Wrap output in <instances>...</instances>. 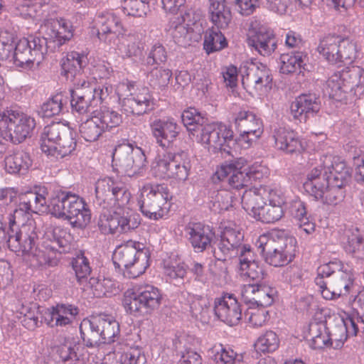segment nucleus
I'll use <instances>...</instances> for the list:
<instances>
[{"instance_id": "nucleus-1", "label": "nucleus", "mask_w": 364, "mask_h": 364, "mask_svg": "<svg viewBox=\"0 0 364 364\" xmlns=\"http://www.w3.org/2000/svg\"><path fill=\"white\" fill-rule=\"evenodd\" d=\"M296 239L284 230H275L259 236L257 245L264 260L278 267L291 262L295 257Z\"/></svg>"}, {"instance_id": "nucleus-2", "label": "nucleus", "mask_w": 364, "mask_h": 364, "mask_svg": "<svg viewBox=\"0 0 364 364\" xmlns=\"http://www.w3.org/2000/svg\"><path fill=\"white\" fill-rule=\"evenodd\" d=\"M317 274L315 283L319 287L322 296L327 300L348 294L354 281L351 271L344 269L340 261L321 265Z\"/></svg>"}, {"instance_id": "nucleus-3", "label": "nucleus", "mask_w": 364, "mask_h": 364, "mask_svg": "<svg viewBox=\"0 0 364 364\" xmlns=\"http://www.w3.org/2000/svg\"><path fill=\"white\" fill-rule=\"evenodd\" d=\"M75 132L61 122L46 126L41 136V149L48 155L63 158L76 147Z\"/></svg>"}, {"instance_id": "nucleus-4", "label": "nucleus", "mask_w": 364, "mask_h": 364, "mask_svg": "<svg viewBox=\"0 0 364 364\" xmlns=\"http://www.w3.org/2000/svg\"><path fill=\"white\" fill-rule=\"evenodd\" d=\"M139 242L129 240L118 246L112 255L115 267L122 270L124 277L134 279L142 274L149 267V255Z\"/></svg>"}, {"instance_id": "nucleus-5", "label": "nucleus", "mask_w": 364, "mask_h": 364, "mask_svg": "<svg viewBox=\"0 0 364 364\" xmlns=\"http://www.w3.org/2000/svg\"><path fill=\"white\" fill-rule=\"evenodd\" d=\"M322 170L318 167L314 168L307 175V180L304 183L305 190L314 196L316 200H321L323 203L336 205L341 202L345 197L344 186L346 184L329 181V176L323 174Z\"/></svg>"}, {"instance_id": "nucleus-6", "label": "nucleus", "mask_w": 364, "mask_h": 364, "mask_svg": "<svg viewBox=\"0 0 364 364\" xmlns=\"http://www.w3.org/2000/svg\"><path fill=\"white\" fill-rule=\"evenodd\" d=\"M130 198L131 193L126 186L111 178L100 179L95 184V198L93 203L97 207L103 209L124 208L128 205Z\"/></svg>"}, {"instance_id": "nucleus-7", "label": "nucleus", "mask_w": 364, "mask_h": 364, "mask_svg": "<svg viewBox=\"0 0 364 364\" xmlns=\"http://www.w3.org/2000/svg\"><path fill=\"white\" fill-rule=\"evenodd\" d=\"M146 162L144 151L129 144L119 145L112 154L114 170L119 174L129 177L140 174Z\"/></svg>"}, {"instance_id": "nucleus-8", "label": "nucleus", "mask_w": 364, "mask_h": 364, "mask_svg": "<svg viewBox=\"0 0 364 364\" xmlns=\"http://www.w3.org/2000/svg\"><path fill=\"white\" fill-rule=\"evenodd\" d=\"M233 132L226 125L208 122L197 135L196 140L208 145L214 153L220 152L221 156L232 155L231 144H235Z\"/></svg>"}, {"instance_id": "nucleus-9", "label": "nucleus", "mask_w": 364, "mask_h": 364, "mask_svg": "<svg viewBox=\"0 0 364 364\" xmlns=\"http://www.w3.org/2000/svg\"><path fill=\"white\" fill-rule=\"evenodd\" d=\"M240 72L243 87L252 96L262 95L272 88V75L266 65L246 62L241 65Z\"/></svg>"}, {"instance_id": "nucleus-10", "label": "nucleus", "mask_w": 364, "mask_h": 364, "mask_svg": "<svg viewBox=\"0 0 364 364\" xmlns=\"http://www.w3.org/2000/svg\"><path fill=\"white\" fill-rule=\"evenodd\" d=\"M189 162L184 152H168L156 158L152 164V173L160 178L186 181L189 173Z\"/></svg>"}, {"instance_id": "nucleus-11", "label": "nucleus", "mask_w": 364, "mask_h": 364, "mask_svg": "<svg viewBox=\"0 0 364 364\" xmlns=\"http://www.w3.org/2000/svg\"><path fill=\"white\" fill-rule=\"evenodd\" d=\"M244 235L240 229L237 227L226 226L221 232L220 239L213 246V253L215 258L224 262L228 259L235 257L240 258V255L243 254L245 250H252L248 245H243Z\"/></svg>"}, {"instance_id": "nucleus-12", "label": "nucleus", "mask_w": 364, "mask_h": 364, "mask_svg": "<svg viewBox=\"0 0 364 364\" xmlns=\"http://www.w3.org/2000/svg\"><path fill=\"white\" fill-rule=\"evenodd\" d=\"M139 202L141 213L150 219L157 220L163 216L162 208L171 200L172 195L167 185L148 183L141 189Z\"/></svg>"}, {"instance_id": "nucleus-13", "label": "nucleus", "mask_w": 364, "mask_h": 364, "mask_svg": "<svg viewBox=\"0 0 364 364\" xmlns=\"http://www.w3.org/2000/svg\"><path fill=\"white\" fill-rule=\"evenodd\" d=\"M46 53V41L40 36H29L16 44L13 54L14 63L23 69L31 68L34 62L40 63Z\"/></svg>"}, {"instance_id": "nucleus-14", "label": "nucleus", "mask_w": 364, "mask_h": 364, "mask_svg": "<svg viewBox=\"0 0 364 364\" xmlns=\"http://www.w3.org/2000/svg\"><path fill=\"white\" fill-rule=\"evenodd\" d=\"M246 161L240 158L237 160L225 163L216 171L215 176L220 181H227L235 189L247 186L252 180L258 178V171L255 169L245 168Z\"/></svg>"}, {"instance_id": "nucleus-15", "label": "nucleus", "mask_w": 364, "mask_h": 364, "mask_svg": "<svg viewBox=\"0 0 364 364\" xmlns=\"http://www.w3.org/2000/svg\"><path fill=\"white\" fill-rule=\"evenodd\" d=\"M34 224H23L21 227L14 220H10V235L6 245L10 250L28 255L36 247L38 235Z\"/></svg>"}, {"instance_id": "nucleus-16", "label": "nucleus", "mask_w": 364, "mask_h": 364, "mask_svg": "<svg viewBox=\"0 0 364 364\" xmlns=\"http://www.w3.org/2000/svg\"><path fill=\"white\" fill-rule=\"evenodd\" d=\"M34 224H23L21 227L14 220H10V235L6 245L10 250L28 255L36 247L38 235Z\"/></svg>"}, {"instance_id": "nucleus-17", "label": "nucleus", "mask_w": 364, "mask_h": 364, "mask_svg": "<svg viewBox=\"0 0 364 364\" xmlns=\"http://www.w3.org/2000/svg\"><path fill=\"white\" fill-rule=\"evenodd\" d=\"M162 296L158 288L146 285L139 287L135 292L129 295L125 294L123 300L124 306L130 313H149L158 309L161 303Z\"/></svg>"}, {"instance_id": "nucleus-18", "label": "nucleus", "mask_w": 364, "mask_h": 364, "mask_svg": "<svg viewBox=\"0 0 364 364\" xmlns=\"http://www.w3.org/2000/svg\"><path fill=\"white\" fill-rule=\"evenodd\" d=\"M95 92V85L87 81L75 84V88L70 90L72 112L80 115L94 112L92 110L99 104Z\"/></svg>"}, {"instance_id": "nucleus-19", "label": "nucleus", "mask_w": 364, "mask_h": 364, "mask_svg": "<svg viewBox=\"0 0 364 364\" xmlns=\"http://www.w3.org/2000/svg\"><path fill=\"white\" fill-rule=\"evenodd\" d=\"M235 124L240 133L239 141L246 142L248 145L263 133L261 119L250 111H240L235 118Z\"/></svg>"}, {"instance_id": "nucleus-20", "label": "nucleus", "mask_w": 364, "mask_h": 364, "mask_svg": "<svg viewBox=\"0 0 364 364\" xmlns=\"http://www.w3.org/2000/svg\"><path fill=\"white\" fill-rule=\"evenodd\" d=\"M213 310L220 321L230 326L238 324L242 318L241 305L232 294L215 298Z\"/></svg>"}, {"instance_id": "nucleus-21", "label": "nucleus", "mask_w": 364, "mask_h": 364, "mask_svg": "<svg viewBox=\"0 0 364 364\" xmlns=\"http://www.w3.org/2000/svg\"><path fill=\"white\" fill-rule=\"evenodd\" d=\"M321 109V100L315 93H304L295 98L290 105V114L294 120L306 122Z\"/></svg>"}, {"instance_id": "nucleus-22", "label": "nucleus", "mask_w": 364, "mask_h": 364, "mask_svg": "<svg viewBox=\"0 0 364 364\" xmlns=\"http://www.w3.org/2000/svg\"><path fill=\"white\" fill-rule=\"evenodd\" d=\"M319 169L322 170L323 174L329 176V181L339 183V184H347L350 179V171L346 162L341 157L331 154L323 155L320 159Z\"/></svg>"}, {"instance_id": "nucleus-23", "label": "nucleus", "mask_w": 364, "mask_h": 364, "mask_svg": "<svg viewBox=\"0 0 364 364\" xmlns=\"http://www.w3.org/2000/svg\"><path fill=\"white\" fill-rule=\"evenodd\" d=\"M84 201L82 198L70 191H60L50 199V211L56 218L68 219Z\"/></svg>"}, {"instance_id": "nucleus-24", "label": "nucleus", "mask_w": 364, "mask_h": 364, "mask_svg": "<svg viewBox=\"0 0 364 364\" xmlns=\"http://www.w3.org/2000/svg\"><path fill=\"white\" fill-rule=\"evenodd\" d=\"M56 354L63 364H90L86 348L73 338H65L56 347Z\"/></svg>"}, {"instance_id": "nucleus-25", "label": "nucleus", "mask_w": 364, "mask_h": 364, "mask_svg": "<svg viewBox=\"0 0 364 364\" xmlns=\"http://www.w3.org/2000/svg\"><path fill=\"white\" fill-rule=\"evenodd\" d=\"M150 129L157 144L162 148L170 147L181 130L180 126L172 118L156 119L150 123Z\"/></svg>"}, {"instance_id": "nucleus-26", "label": "nucleus", "mask_w": 364, "mask_h": 364, "mask_svg": "<svg viewBox=\"0 0 364 364\" xmlns=\"http://www.w3.org/2000/svg\"><path fill=\"white\" fill-rule=\"evenodd\" d=\"M154 109L153 98L147 87L138 89L124 98L122 109L127 115H142Z\"/></svg>"}, {"instance_id": "nucleus-27", "label": "nucleus", "mask_w": 364, "mask_h": 364, "mask_svg": "<svg viewBox=\"0 0 364 364\" xmlns=\"http://www.w3.org/2000/svg\"><path fill=\"white\" fill-rule=\"evenodd\" d=\"M185 232L197 252H202L210 247L215 236L213 229L201 223H189L185 228Z\"/></svg>"}, {"instance_id": "nucleus-28", "label": "nucleus", "mask_w": 364, "mask_h": 364, "mask_svg": "<svg viewBox=\"0 0 364 364\" xmlns=\"http://www.w3.org/2000/svg\"><path fill=\"white\" fill-rule=\"evenodd\" d=\"M245 252L239 259L241 275L246 277L254 284L262 283L267 275L262 264L256 260V256L252 250L245 249Z\"/></svg>"}, {"instance_id": "nucleus-29", "label": "nucleus", "mask_w": 364, "mask_h": 364, "mask_svg": "<svg viewBox=\"0 0 364 364\" xmlns=\"http://www.w3.org/2000/svg\"><path fill=\"white\" fill-rule=\"evenodd\" d=\"M78 313V308L74 305L58 304L46 311L44 320L47 325L50 327L65 326L72 323V319Z\"/></svg>"}, {"instance_id": "nucleus-30", "label": "nucleus", "mask_w": 364, "mask_h": 364, "mask_svg": "<svg viewBox=\"0 0 364 364\" xmlns=\"http://www.w3.org/2000/svg\"><path fill=\"white\" fill-rule=\"evenodd\" d=\"M247 43L263 56L272 55L277 46L273 31L264 27L259 28L253 36L250 37Z\"/></svg>"}, {"instance_id": "nucleus-31", "label": "nucleus", "mask_w": 364, "mask_h": 364, "mask_svg": "<svg viewBox=\"0 0 364 364\" xmlns=\"http://www.w3.org/2000/svg\"><path fill=\"white\" fill-rule=\"evenodd\" d=\"M67 237L69 235L65 230L55 228L45 233L40 246L53 256L55 252L65 253L70 249V242Z\"/></svg>"}, {"instance_id": "nucleus-32", "label": "nucleus", "mask_w": 364, "mask_h": 364, "mask_svg": "<svg viewBox=\"0 0 364 364\" xmlns=\"http://www.w3.org/2000/svg\"><path fill=\"white\" fill-rule=\"evenodd\" d=\"M97 36L100 41L110 45L112 39L122 29L120 19L114 14H102L97 18Z\"/></svg>"}, {"instance_id": "nucleus-33", "label": "nucleus", "mask_w": 364, "mask_h": 364, "mask_svg": "<svg viewBox=\"0 0 364 364\" xmlns=\"http://www.w3.org/2000/svg\"><path fill=\"white\" fill-rule=\"evenodd\" d=\"M209 3L210 21L218 29L227 28L232 21V13L226 0H209Z\"/></svg>"}, {"instance_id": "nucleus-34", "label": "nucleus", "mask_w": 364, "mask_h": 364, "mask_svg": "<svg viewBox=\"0 0 364 364\" xmlns=\"http://www.w3.org/2000/svg\"><path fill=\"white\" fill-rule=\"evenodd\" d=\"M87 64V58L77 52H70L61 60V75L73 81Z\"/></svg>"}, {"instance_id": "nucleus-35", "label": "nucleus", "mask_w": 364, "mask_h": 364, "mask_svg": "<svg viewBox=\"0 0 364 364\" xmlns=\"http://www.w3.org/2000/svg\"><path fill=\"white\" fill-rule=\"evenodd\" d=\"M273 136L276 147L287 153L299 151L302 149L301 141L292 131L280 127L274 131Z\"/></svg>"}, {"instance_id": "nucleus-36", "label": "nucleus", "mask_w": 364, "mask_h": 364, "mask_svg": "<svg viewBox=\"0 0 364 364\" xmlns=\"http://www.w3.org/2000/svg\"><path fill=\"white\" fill-rule=\"evenodd\" d=\"M197 294L193 291L188 294L190 312L196 319L203 323H208L213 310L211 309L209 301Z\"/></svg>"}, {"instance_id": "nucleus-37", "label": "nucleus", "mask_w": 364, "mask_h": 364, "mask_svg": "<svg viewBox=\"0 0 364 364\" xmlns=\"http://www.w3.org/2000/svg\"><path fill=\"white\" fill-rule=\"evenodd\" d=\"M169 31L176 44L182 47H186L191 44L193 29L188 23H186L185 16H181V18L173 21Z\"/></svg>"}, {"instance_id": "nucleus-38", "label": "nucleus", "mask_w": 364, "mask_h": 364, "mask_svg": "<svg viewBox=\"0 0 364 364\" xmlns=\"http://www.w3.org/2000/svg\"><path fill=\"white\" fill-rule=\"evenodd\" d=\"M181 119L190 134L195 137L201 132L205 124L209 122V120L194 107L184 110L181 114Z\"/></svg>"}, {"instance_id": "nucleus-39", "label": "nucleus", "mask_w": 364, "mask_h": 364, "mask_svg": "<svg viewBox=\"0 0 364 364\" xmlns=\"http://www.w3.org/2000/svg\"><path fill=\"white\" fill-rule=\"evenodd\" d=\"M96 324L102 337L103 343H111L115 341V338L119 335V324L111 316L100 315L95 317Z\"/></svg>"}, {"instance_id": "nucleus-40", "label": "nucleus", "mask_w": 364, "mask_h": 364, "mask_svg": "<svg viewBox=\"0 0 364 364\" xmlns=\"http://www.w3.org/2000/svg\"><path fill=\"white\" fill-rule=\"evenodd\" d=\"M95 318L90 320H84L80 326V336L83 341L82 344L84 347H95L100 343H103L102 337L100 330L96 324Z\"/></svg>"}, {"instance_id": "nucleus-41", "label": "nucleus", "mask_w": 364, "mask_h": 364, "mask_svg": "<svg viewBox=\"0 0 364 364\" xmlns=\"http://www.w3.org/2000/svg\"><path fill=\"white\" fill-rule=\"evenodd\" d=\"M17 112L13 110L0 114V136L18 144Z\"/></svg>"}, {"instance_id": "nucleus-42", "label": "nucleus", "mask_w": 364, "mask_h": 364, "mask_svg": "<svg viewBox=\"0 0 364 364\" xmlns=\"http://www.w3.org/2000/svg\"><path fill=\"white\" fill-rule=\"evenodd\" d=\"M337 73L348 91L364 87V69L361 67H347Z\"/></svg>"}, {"instance_id": "nucleus-43", "label": "nucleus", "mask_w": 364, "mask_h": 364, "mask_svg": "<svg viewBox=\"0 0 364 364\" xmlns=\"http://www.w3.org/2000/svg\"><path fill=\"white\" fill-rule=\"evenodd\" d=\"M341 37L336 35H327L320 39L317 47L318 52L331 64H336L338 51Z\"/></svg>"}, {"instance_id": "nucleus-44", "label": "nucleus", "mask_w": 364, "mask_h": 364, "mask_svg": "<svg viewBox=\"0 0 364 364\" xmlns=\"http://www.w3.org/2000/svg\"><path fill=\"white\" fill-rule=\"evenodd\" d=\"M261 187L258 189L245 191L241 197L242 208L255 218L257 212H260L265 203Z\"/></svg>"}, {"instance_id": "nucleus-45", "label": "nucleus", "mask_w": 364, "mask_h": 364, "mask_svg": "<svg viewBox=\"0 0 364 364\" xmlns=\"http://www.w3.org/2000/svg\"><path fill=\"white\" fill-rule=\"evenodd\" d=\"M31 164L30 156L23 151H16L5 159V168L11 173L23 174Z\"/></svg>"}, {"instance_id": "nucleus-46", "label": "nucleus", "mask_w": 364, "mask_h": 364, "mask_svg": "<svg viewBox=\"0 0 364 364\" xmlns=\"http://www.w3.org/2000/svg\"><path fill=\"white\" fill-rule=\"evenodd\" d=\"M306 55L302 52H291L282 54L280 56V72L289 74L301 69L305 65Z\"/></svg>"}, {"instance_id": "nucleus-47", "label": "nucleus", "mask_w": 364, "mask_h": 364, "mask_svg": "<svg viewBox=\"0 0 364 364\" xmlns=\"http://www.w3.org/2000/svg\"><path fill=\"white\" fill-rule=\"evenodd\" d=\"M118 50L123 58L139 57L144 50V43L135 36H128L121 40Z\"/></svg>"}, {"instance_id": "nucleus-48", "label": "nucleus", "mask_w": 364, "mask_h": 364, "mask_svg": "<svg viewBox=\"0 0 364 364\" xmlns=\"http://www.w3.org/2000/svg\"><path fill=\"white\" fill-rule=\"evenodd\" d=\"M28 260L31 265L35 268L43 267H55L59 260L42 247L36 246L28 254Z\"/></svg>"}, {"instance_id": "nucleus-49", "label": "nucleus", "mask_w": 364, "mask_h": 364, "mask_svg": "<svg viewBox=\"0 0 364 364\" xmlns=\"http://www.w3.org/2000/svg\"><path fill=\"white\" fill-rule=\"evenodd\" d=\"M103 125L95 115L83 122L80 126L81 136L87 141H95L105 132Z\"/></svg>"}, {"instance_id": "nucleus-50", "label": "nucleus", "mask_w": 364, "mask_h": 364, "mask_svg": "<svg viewBox=\"0 0 364 364\" xmlns=\"http://www.w3.org/2000/svg\"><path fill=\"white\" fill-rule=\"evenodd\" d=\"M228 46L225 36L220 31L213 28L206 31L203 42V48L208 54L219 51Z\"/></svg>"}, {"instance_id": "nucleus-51", "label": "nucleus", "mask_w": 364, "mask_h": 364, "mask_svg": "<svg viewBox=\"0 0 364 364\" xmlns=\"http://www.w3.org/2000/svg\"><path fill=\"white\" fill-rule=\"evenodd\" d=\"M97 225L100 232L105 235L120 233L119 213L117 211L113 213H102L100 215Z\"/></svg>"}, {"instance_id": "nucleus-52", "label": "nucleus", "mask_w": 364, "mask_h": 364, "mask_svg": "<svg viewBox=\"0 0 364 364\" xmlns=\"http://www.w3.org/2000/svg\"><path fill=\"white\" fill-rule=\"evenodd\" d=\"M70 264L77 283L84 284L92 272L88 259L83 253H80L72 259Z\"/></svg>"}, {"instance_id": "nucleus-53", "label": "nucleus", "mask_w": 364, "mask_h": 364, "mask_svg": "<svg viewBox=\"0 0 364 364\" xmlns=\"http://www.w3.org/2000/svg\"><path fill=\"white\" fill-rule=\"evenodd\" d=\"M66 103L67 98L62 93H58L41 105V114L43 117L47 118L58 115L62 112Z\"/></svg>"}, {"instance_id": "nucleus-54", "label": "nucleus", "mask_w": 364, "mask_h": 364, "mask_svg": "<svg viewBox=\"0 0 364 364\" xmlns=\"http://www.w3.org/2000/svg\"><path fill=\"white\" fill-rule=\"evenodd\" d=\"M348 241L345 246L346 251L353 257L364 260V239L360 235L358 228L354 229L351 234H348Z\"/></svg>"}, {"instance_id": "nucleus-55", "label": "nucleus", "mask_w": 364, "mask_h": 364, "mask_svg": "<svg viewBox=\"0 0 364 364\" xmlns=\"http://www.w3.org/2000/svg\"><path fill=\"white\" fill-rule=\"evenodd\" d=\"M172 71L164 68H154L148 74L149 85L154 89L163 90L168 87Z\"/></svg>"}, {"instance_id": "nucleus-56", "label": "nucleus", "mask_w": 364, "mask_h": 364, "mask_svg": "<svg viewBox=\"0 0 364 364\" xmlns=\"http://www.w3.org/2000/svg\"><path fill=\"white\" fill-rule=\"evenodd\" d=\"M255 218L264 223H272L279 220L284 215L281 205L269 204L265 202L260 212H257Z\"/></svg>"}, {"instance_id": "nucleus-57", "label": "nucleus", "mask_w": 364, "mask_h": 364, "mask_svg": "<svg viewBox=\"0 0 364 364\" xmlns=\"http://www.w3.org/2000/svg\"><path fill=\"white\" fill-rule=\"evenodd\" d=\"M122 7L124 13L135 18H143L149 11L148 3L143 0H123Z\"/></svg>"}, {"instance_id": "nucleus-58", "label": "nucleus", "mask_w": 364, "mask_h": 364, "mask_svg": "<svg viewBox=\"0 0 364 364\" xmlns=\"http://www.w3.org/2000/svg\"><path fill=\"white\" fill-rule=\"evenodd\" d=\"M255 306L265 308L270 306L274 301L277 293L275 289L262 282L257 284Z\"/></svg>"}, {"instance_id": "nucleus-59", "label": "nucleus", "mask_w": 364, "mask_h": 364, "mask_svg": "<svg viewBox=\"0 0 364 364\" xmlns=\"http://www.w3.org/2000/svg\"><path fill=\"white\" fill-rule=\"evenodd\" d=\"M324 92L330 98L341 100L343 94L348 92V90L344 86L341 77L338 76V73H335L326 81Z\"/></svg>"}, {"instance_id": "nucleus-60", "label": "nucleus", "mask_w": 364, "mask_h": 364, "mask_svg": "<svg viewBox=\"0 0 364 364\" xmlns=\"http://www.w3.org/2000/svg\"><path fill=\"white\" fill-rule=\"evenodd\" d=\"M357 49L355 43L348 38L341 37L338 51L336 64L338 63H351L355 58Z\"/></svg>"}, {"instance_id": "nucleus-61", "label": "nucleus", "mask_w": 364, "mask_h": 364, "mask_svg": "<svg viewBox=\"0 0 364 364\" xmlns=\"http://www.w3.org/2000/svg\"><path fill=\"white\" fill-rule=\"evenodd\" d=\"M279 343V341L277 334L272 331H269L257 339L255 348L257 352L271 353L278 348Z\"/></svg>"}, {"instance_id": "nucleus-62", "label": "nucleus", "mask_w": 364, "mask_h": 364, "mask_svg": "<svg viewBox=\"0 0 364 364\" xmlns=\"http://www.w3.org/2000/svg\"><path fill=\"white\" fill-rule=\"evenodd\" d=\"M95 115L101 122L105 132L119 126L122 122V115L112 109L105 108Z\"/></svg>"}, {"instance_id": "nucleus-63", "label": "nucleus", "mask_w": 364, "mask_h": 364, "mask_svg": "<svg viewBox=\"0 0 364 364\" xmlns=\"http://www.w3.org/2000/svg\"><path fill=\"white\" fill-rule=\"evenodd\" d=\"M18 144L23 141L36 126L35 119L23 113L17 112Z\"/></svg>"}, {"instance_id": "nucleus-64", "label": "nucleus", "mask_w": 364, "mask_h": 364, "mask_svg": "<svg viewBox=\"0 0 364 364\" xmlns=\"http://www.w3.org/2000/svg\"><path fill=\"white\" fill-rule=\"evenodd\" d=\"M67 220L73 228H85L91 220L90 210L86 207L85 202L84 201L80 208L73 212V215H70Z\"/></svg>"}]
</instances>
